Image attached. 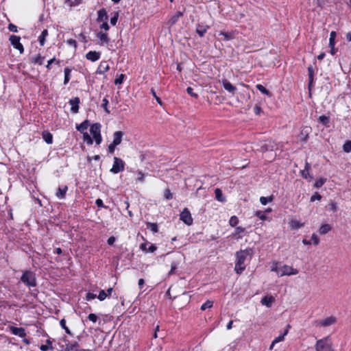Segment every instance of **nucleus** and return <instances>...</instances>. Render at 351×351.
I'll return each mask as SVG.
<instances>
[{
  "instance_id": "nucleus-1",
  "label": "nucleus",
  "mask_w": 351,
  "mask_h": 351,
  "mask_svg": "<svg viewBox=\"0 0 351 351\" xmlns=\"http://www.w3.org/2000/svg\"><path fill=\"white\" fill-rule=\"evenodd\" d=\"M253 250L251 248H247L237 252V262L234 267V270L237 274H241L242 271L245 269V262L246 260L251 258Z\"/></svg>"
},
{
  "instance_id": "nucleus-2",
  "label": "nucleus",
  "mask_w": 351,
  "mask_h": 351,
  "mask_svg": "<svg viewBox=\"0 0 351 351\" xmlns=\"http://www.w3.org/2000/svg\"><path fill=\"white\" fill-rule=\"evenodd\" d=\"M315 351H335L330 335L317 340L315 345Z\"/></svg>"
},
{
  "instance_id": "nucleus-3",
  "label": "nucleus",
  "mask_w": 351,
  "mask_h": 351,
  "mask_svg": "<svg viewBox=\"0 0 351 351\" xmlns=\"http://www.w3.org/2000/svg\"><path fill=\"white\" fill-rule=\"evenodd\" d=\"M21 281L29 287H34L36 286V275L32 271H25L21 277Z\"/></svg>"
},
{
  "instance_id": "nucleus-4",
  "label": "nucleus",
  "mask_w": 351,
  "mask_h": 351,
  "mask_svg": "<svg viewBox=\"0 0 351 351\" xmlns=\"http://www.w3.org/2000/svg\"><path fill=\"white\" fill-rule=\"evenodd\" d=\"M100 129L101 125L99 123H94L93 125H91L90 129V132L97 145L100 144L102 140L100 134Z\"/></svg>"
},
{
  "instance_id": "nucleus-5",
  "label": "nucleus",
  "mask_w": 351,
  "mask_h": 351,
  "mask_svg": "<svg viewBox=\"0 0 351 351\" xmlns=\"http://www.w3.org/2000/svg\"><path fill=\"white\" fill-rule=\"evenodd\" d=\"M125 169V163L123 161L122 159L114 157V163L113 165L110 169V171L113 173H118L119 172H121Z\"/></svg>"
},
{
  "instance_id": "nucleus-6",
  "label": "nucleus",
  "mask_w": 351,
  "mask_h": 351,
  "mask_svg": "<svg viewBox=\"0 0 351 351\" xmlns=\"http://www.w3.org/2000/svg\"><path fill=\"white\" fill-rule=\"evenodd\" d=\"M298 274V271L296 269H294L293 267L289 266V265H283L280 267V271H279V276H291V275H295Z\"/></svg>"
},
{
  "instance_id": "nucleus-7",
  "label": "nucleus",
  "mask_w": 351,
  "mask_h": 351,
  "mask_svg": "<svg viewBox=\"0 0 351 351\" xmlns=\"http://www.w3.org/2000/svg\"><path fill=\"white\" fill-rule=\"evenodd\" d=\"M337 322V318L334 316H330L325 319L316 322V326L326 327L335 324Z\"/></svg>"
},
{
  "instance_id": "nucleus-8",
  "label": "nucleus",
  "mask_w": 351,
  "mask_h": 351,
  "mask_svg": "<svg viewBox=\"0 0 351 351\" xmlns=\"http://www.w3.org/2000/svg\"><path fill=\"white\" fill-rule=\"evenodd\" d=\"M180 220L188 226L193 223V219L191 217V213L188 208H184L180 215Z\"/></svg>"
},
{
  "instance_id": "nucleus-9",
  "label": "nucleus",
  "mask_w": 351,
  "mask_h": 351,
  "mask_svg": "<svg viewBox=\"0 0 351 351\" xmlns=\"http://www.w3.org/2000/svg\"><path fill=\"white\" fill-rule=\"evenodd\" d=\"M21 38L18 36L12 35L10 37V40L12 46L19 51L20 53H23L24 51V48L23 45L20 43Z\"/></svg>"
},
{
  "instance_id": "nucleus-10",
  "label": "nucleus",
  "mask_w": 351,
  "mask_h": 351,
  "mask_svg": "<svg viewBox=\"0 0 351 351\" xmlns=\"http://www.w3.org/2000/svg\"><path fill=\"white\" fill-rule=\"evenodd\" d=\"M223 87L232 95H234L237 88L233 86L228 80L223 79L221 81Z\"/></svg>"
},
{
  "instance_id": "nucleus-11",
  "label": "nucleus",
  "mask_w": 351,
  "mask_h": 351,
  "mask_svg": "<svg viewBox=\"0 0 351 351\" xmlns=\"http://www.w3.org/2000/svg\"><path fill=\"white\" fill-rule=\"evenodd\" d=\"M10 330L13 335L19 336L20 337H25L26 336V333L23 328H17L11 326H10Z\"/></svg>"
},
{
  "instance_id": "nucleus-12",
  "label": "nucleus",
  "mask_w": 351,
  "mask_h": 351,
  "mask_svg": "<svg viewBox=\"0 0 351 351\" xmlns=\"http://www.w3.org/2000/svg\"><path fill=\"white\" fill-rule=\"evenodd\" d=\"M125 135V133L122 131H117L113 134V141L112 143L116 145L117 146L119 145L121 141L123 136Z\"/></svg>"
},
{
  "instance_id": "nucleus-13",
  "label": "nucleus",
  "mask_w": 351,
  "mask_h": 351,
  "mask_svg": "<svg viewBox=\"0 0 351 351\" xmlns=\"http://www.w3.org/2000/svg\"><path fill=\"white\" fill-rule=\"evenodd\" d=\"M69 104L71 106V112L73 113H77L79 110L80 99L78 97H74L70 99Z\"/></svg>"
},
{
  "instance_id": "nucleus-14",
  "label": "nucleus",
  "mask_w": 351,
  "mask_h": 351,
  "mask_svg": "<svg viewBox=\"0 0 351 351\" xmlns=\"http://www.w3.org/2000/svg\"><path fill=\"white\" fill-rule=\"evenodd\" d=\"M86 57L88 60L95 62L100 58V53L95 51H90L86 53Z\"/></svg>"
},
{
  "instance_id": "nucleus-15",
  "label": "nucleus",
  "mask_w": 351,
  "mask_h": 351,
  "mask_svg": "<svg viewBox=\"0 0 351 351\" xmlns=\"http://www.w3.org/2000/svg\"><path fill=\"white\" fill-rule=\"evenodd\" d=\"M245 232V229L243 227L239 226L237 227L234 230V232L232 233V236L236 239H239L243 237V234Z\"/></svg>"
},
{
  "instance_id": "nucleus-16",
  "label": "nucleus",
  "mask_w": 351,
  "mask_h": 351,
  "mask_svg": "<svg viewBox=\"0 0 351 351\" xmlns=\"http://www.w3.org/2000/svg\"><path fill=\"white\" fill-rule=\"evenodd\" d=\"M274 301L275 299L273 296L267 295L262 298L261 302L263 305H265L267 307H270Z\"/></svg>"
},
{
  "instance_id": "nucleus-17",
  "label": "nucleus",
  "mask_w": 351,
  "mask_h": 351,
  "mask_svg": "<svg viewBox=\"0 0 351 351\" xmlns=\"http://www.w3.org/2000/svg\"><path fill=\"white\" fill-rule=\"evenodd\" d=\"M109 69H110V67H109V65L107 63V62H106V61L101 62L97 68V73L102 74V73L108 71L109 70Z\"/></svg>"
},
{
  "instance_id": "nucleus-18",
  "label": "nucleus",
  "mask_w": 351,
  "mask_h": 351,
  "mask_svg": "<svg viewBox=\"0 0 351 351\" xmlns=\"http://www.w3.org/2000/svg\"><path fill=\"white\" fill-rule=\"evenodd\" d=\"M209 28L208 25H197L196 27V32L199 34L200 37H203L205 33L207 32Z\"/></svg>"
},
{
  "instance_id": "nucleus-19",
  "label": "nucleus",
  "mask_w": 351,
  "mask_h": 351,
  "mask_svg": "<svg viewBox=\"0 0 351 351\" xmlns=\"http://www.w3.org/2000/svg\"><path fill=\"white\" fill-rule=\"evenodd\" d=\"M291 328V326L289 324H287V328L285 329V332H283V334L279 335L278 337H276L274 340H273V344H276L278 342H280V341H282L285 339V336L287 335V333L289 332V329Z\"/></svg>"
},
{
  "instance_id": "nucleus-20",
  "label": "nucleus",
  "mask_w": 351,
  "mask_h": 351,
  "mask_svg": "<svg viewBox=\"0 0 351 351\" xmlns=\"http://www.w3.org/2000/svg\"><path fill=\"white\" fill-rule=\"evenodd\" d=\"M274 149V142L271 141H267L265 142V143L261 147V151L262 152H267V151H272Z\"/></svg>"
},
{
  "instance_id": "nucleus-21",
  "label": "nucleus",
  "mask_w": 351,
  "mask_h": 351,
  "mask_svg": "<svg viewBox=\"0 0 351 351\" xmlns=\"http://www.w3.org/2000/svg\"><path fill=\"white\" fill-rule=\"evenodd\" d=\"M183 15L182 12H178L175 15L172 16L167 22V24L171 27L178 20L180 17Z\"/></svg>"
},
{
  "instance_id": "nucleus-22",
  "label": "nucleus",
  "mask_w": 351,
  "mask_h": 351,
  "mask_svg": "<svg viewBox=\"0 0 351 351\" xmlns=\"http://www.w3.org/2000/svg\"><path fill=\"white\" fill-rule=\"evenodd\" d=\"M303 226H304V223H301L300 221H299L298 220H291L289 222V226H290L291 229H293V230L299 229V228H302Z\"/></svg>"
},
{
  "instance_id": "nucleus-23",
  "label": "nucleus",
  "mask_w": 351,
  "mask_h": 351,
  "mask_svg": "<svg viewBox=\"0 0 351 351\" xmlns=\"http://www.w3.org/2000/svg\"><path fill=\"white\" fill-rule=\"evenodd\" d=\"M215 198L220 202L226 201L225 197L223 195L222 191L220 189H215Z\"/></svg>"
},
{
  "instance_id": "nucleus-24",
  "label": "nucleus",
  "mask_w": 351,
  "mask_h": 351,
  "mask_svg": "<svg viewBox=\"0 0 351 351\" xmlns=\"http://www.w3.org/2000/svg\"><path fill=\"white\" fill-rule=\"evenodd\" d=\"M67 190L68 188L66 186H64L63 188L60 187L56 193L57 197L64 199Z\"/></svg>"
},
{
  "instance_id": "nucleus-25",
  "label": "nucleus",
  "mask_w": 351,
  "mask_h": 351,
  "mask_svg": "<svg viewBox=\"0 0 351 351\" xmlns=\"http://www.w3.org/2000/svg\"><path fill=\"white\" fill-rule=\"evenodd\" d=\"M42 136H43V139L45 140V141L47 143L50 144L52 143L53 136L51 133H49L48 132H43Z\"/></svg>"
},
{
  "instance_id": "nucleus-26",
  "label": "nucleus",
  "mask_w": 351,
  "mask_h": 351,
  "mask_svg": "<svg viewBox=\"0 0 351 351\" xmlns=\"http://www.w3.org/2000/svg\"><path fill=\"white\" fill-rule=\"evenodd\" d=\"M331 230V226L329 224H324L319 228V232L321 234H325Z\"/></svg>"
},
{
  "instance_id": "nucleus-27",
  "label": "nucleus",
  "mask_w": 351,
  "mask_h": 351,
  "mask_svg": "<svg viewBox=\"0 0 351 351\" xmlns=\"http://www.w3.org/2000/svg\"><path fill=\"white\" fill-rule=\"evenodd\" d=\"M43 60L44 57H42L40 54H38L36 56L33 57L31 61L34 64H38L39 65H41L43 64Z\"/></svg>"
},
{
  "instance_id": "nucleus-28",
  "label": "nucleus",
  "mask_w": 351,
  "mask_h": 351,
  "mask_svg": "<svg viewBox=\"0 0 351 351\" xmlns=\"http://www.w3.org/2000/svg\"><path fill=\"white\" fill-rule=\"evenodd\" d=\"M107 13L104 9H101L98 11V21L107 20Z\"/></svg>"
},
{
  "instance_id": "nucleus-29",
  "label": "nucleus",
  "mask_w": 351,
  "mask_h": 351,
  "mask_svg": "<svg viewBox=\"0 0 351 351\" xmlns=\"http://www.w3.org/2000/svg\"><path fill=\"white\" fill-rule=\"evenodd\" d=\"M88 127V121H84L81 124L77 125L76 128L78 131L81 132H84V130H86Z\"/></svg>"
},
{
  "instance_id": "nucleus-30",
  "label": "nucleus",
  "mask_w": 351,
  "mask_h": 351,
  "mask_svg": "<svg viewBox=\"0 0 351 351\" xmlns=\"http://www.w3.org/2000/svg\"><path fill=\"white\" fill-rule=\"evenodd\" d=\"M97 38L101 41L102 43H108L109 38L108 37V35L105 33L99 32L97 34Z\"/></svg>"
},
{
  "instance_id": "nucleus-31",
  "label": "nucleus",
  "mask_w": 351,
  "mask_h": 351,
  "mask_svg": "<svg viewBox=\"0 0 351 351\" xmlns=\"http://www.w3.org/2000/svg\"><path fill=\"white\" fill-rule=\"evenodd\" d=\"M48 35V32L47 29H44L42 32L41 35L39 37V43L41 46H43L45 42V37Z\"/></svg>"
},
{
  "instance_id": "nucleus-32",
  "label": "nucleus",
  "mask_w": 351,
  "mask_h": 351,
  "mask_svg": "<svg viewBox=\"0 0 351 351\" xmlns=\"http://www.w3.org/2000/svg\"><path fill=\"white\" fill-rule=\"evenodd\" d=\"M256 88L261 91L262 93L265 94V95H267V96L269 97H271V93H269V90H267L263 85L261 84H257L256 86Z\"/></svg>"
},
{
  "instance_id": "nucleus-33",
  "label": "nucleus",
  "mask_w": 351,
  "mask_h": 351,
  "mask_svg": "<svg viewBox=\"0 0 351 351\" xmlns=\"http://www.w3.org/2000/svg\"><path fill=\"white\" fill-rule=\"evenodd\" d=\"M274 197L272 195L269 197H261L260 198V202L263 205H266L267 203L272 202Z\"/></svg>"
},
{
  "instance_id": "nucleus-34",
  "label": "nucleus",
  "mask_w": 351,
  "mask_h": 351,
  "mask_svg": "<svg viewBox=\"0 0 351 351\" xmlns=\"http://www.w3.org/2000/svg\"><path fill=\"white\" fill-rule=\"evenodd\" d=\"M213 301L207 300L205 303H204L201 306V310L202 311H205L207 308H210L213 307Z\"/></svg>"
},
{
  "instance_id": "nucleus-35",
  "label": "nucleus",
  "mask_w": 351,
  "mask_h": 351,
  "mask_svg": "<svg viewBox=\"0 0 351 351\" xmlns=\"http://www.w3.org/2000/svg\"><path fill=\"white\" fill-rule=\"evenodd\" d=\"M64 84H66L69 81V75L71 73V69L68 67L64 69Z\"/></svg>"
},
{
  "instance_id": "nucleus-36",
  "label": "nucleus",
  "mask_w": 351,
  "mask_h": 351,
  "mask_svg": "<svg viewBox=\"0 0 351 351\" xmlns=\"http://www.w3.org/2000/svg\"><path fill=\"white\" fill-rule=\"evenodd\" d=\"M329 117L322 115L319 117V121L324 125H327L329 123Z\"/></svg>"
},
{
  "instance_id": "nucleus-37",
  "label": "nucleus",
  "mask_w": 351,
  "mask_h": 351,
  "mask_svg": "<svg viewBox=\"0 0 351 351\" xmlns=\"http://www.w3.org/2000/svg\"><path fill=\"white\" fill-rule=\"evenodd\" d=\"M309 169H310V165L308 163H306L304 169L301 171V173H302V176L303 178H308V175H309V173H308Z\"/></svg>"
},
{
  "instance_id": "nucleus-38",
  "label": "nucleus",
  "mask_w": 351,
  "mask_h": 351,
  "mask_svg": "<svg viewBox=\"0 0 351 351\" xmlns=\"http://www.w3.org/2000/svg\"><path fill=\"white\" fill-rule=\"evenodd\" d=\"M60 324L62 328L64 329L65 332L69 335H72L69 328L66 326V321L64 319H62L60 322Z\"/></svg>"
},
{
  "instance_id": "nucleus-39",
  "label": "nucleus",
  "mask_w": 351,
  "mask_h": 351,
  "mask_svg": "<svg viewBox=\"0 0 351 351\" xmlns=\"http://www.w3.org/2000/svg\"><path fill=\"white\" fill-rule=\"evenodd\" d=\"M219 34L224 36L225 40H232L234 38V34L232 33H227V32H221Z\"/></svg>"
},
{
  "instance_id": "nucleus-40",
  "label": "nucleus",
  "mask_w": 351,
  "mask_h": 351,
  "mask_svg": "<svg viewBox=\"0 0 351 351\" xmlns=\"http://www.w3.org/2000/svg\"><path fill=\"white\" fill-rule=\"evenodd\" d=\"M83 138L84 141H86L88 145L93 144V139L87 132H84Z\"/></svg>"
},
{
  "instance_id": "nucleus-41",
  "label": "nucleus",
  "mask_w": 351,
  "mask_h": 351,
  "mask_svg": "<svg viewBox=\"0 0 351 351\" xmlns=\"http://www.w3.org/2000/svg\"><path fill=\"white\" fill-rule=\"evenodd\" d=\"M229 223L232 227H235L239 223V219L236 216H232L229 220Z\"/></svg>"
},
{
  "instance_id": "nucleus-42",
  "label": "nucleus",
  "mask_w": 351,
  "mask_h": 351,
  "mask_svg": "<svg viewBox=\"0 0 351 351\" xmlns=\"http://www.w3.org/2000/svg\"><path fill=\"white\" fill-rule=\"evenodd\" d=\"M336 32L332 31L330 34V39H329V45H335V38H336Z\"/></svg>"
},
{
  "instance_id": "nucleus-43",
  "label": "nucleus",
  "mask_w": 351,
  "mask_h": 351,
  "mask_svg": "<svg viewBox=\"0 0 351 351\" xmlns=\"http://www.w3.org/2000/svg\"><path fill=\"white\" fill-rule=\"evenodd\" d=\"M343 149L346 153H348L351 151V141H348L344 143Z\"/></svg>"
},
{
  "instance_id": "nucleus-44",
  "label": "nucleus",
  "mask_w": 351,
  "mask_h": 351,
  "mask_svg": "<svg viewBox=\"0 0 351 351\" xmlns=\"http://www.w3.org/2000/svg\"><path fill=\"white\" fill-rule=\"evenodd\" d=\"M147 228L150 229L154 232H157L158 231V226L156 223H148L147 224Z\"/></svg>"
},
{
  "instance_id": "nucleus-45",
  "label": "nucleus",
  "mask_w": 351,
  "mask_h": 351,
  "mask_svg": "<svg viewBox=\"0 0 351 351\" xmlns=\"http://www.w3.org/2000/svg\"><path fill=\"white\" fill-rule=\"evenodd\" d=\"M325 182H326V179L319 178L315 181V182L314 184V186L315 188H320L321 186H323V184L325 183Z\"/></svg>"
},
{
  "instance_id": "nucleus-46",
  "label": "nucleus",
  "mask_w": 351,
  "mask_h": 351,
  "mask_svg": "<svg viewBox=\"0 0 351 351\" xmlns=\"http://www.w3.org/2000/svg\"><path fill=\"white\" fill-rule=\"evenodd\" d=\"M308 71L309 77V85H311L313 80V69L311 66H308Z\"/></svg>"
},
{
  "instance_id": "nucleus-47",
  "label": "nucleus",
  "mask_w": 351,
  "mask_h": 351,
  "mask_svg": "<svg viewBox=\"0 0 351 351\" xmlns=\"http://www.w3.org/2000/svg\"><path fill=\"white\" fill-rule=\"evenodd\" d=\"M108 104V100L106 98H104L103 100H102L101 106L104 108V109L106 111V112L109 114L110 113V110H108V108L107 107Z\"/></svg>"
},
{
  "instance_id": "nucleus-48",
  "label": "nucleus",
  "mask_w": 351,
  "mask_h": 351,
  "mask_svg": "<svg viewBox=\"0 0 351 351\" xmlns=\"http://www.w3.org/2000/svg\"><path fill=\"white\" fill-rule=\"evenodd\" d=\"M106 297H107V293H106V291L104 290H101L99 291V295L97 296V298L100 301H103L106 298Z\"/></svg>"
},
{
  "instance_id": "nucleus-49",
  "label": "nucleus",
  "mask_w": 351,
  "mask_h": 351,
  "mask_svg": "<svg viewBox=\"0 0 351 351\" xmlns=\"http://www.w3.org/2000/svg\"><path fill=\"white\" fill-rule=\"evenodd\" d=\"M124 77H125V75L121 74L119 77L115 79L114 84L116 85L121 84L123 83Z\"/></svg>"
},
{
  "instance_id": "nucleus-50",
  "label": "nucleus",
  "mask_w": 351,
  "mask_h": 351,
  "mask_svg": "<svg viewBox=\"0 0 351 351\" xmlns=\"http://www.w3.org/2000/svg\"><path fill=\"white\" fill-rule=\"evenodd\" d=\"M186 92L193 97L197 98L198 97L197 94L193 92V89L191 87H188Z\"/></svg>"
},
{
  "instance_id": "nucleus-51",
  "label": "nucleus",
  "mask_w": 351,
  "mask_h": 351,
  "mask_svg": "<svg viewBox=\"0 0 351 351\" xmlns=\"http://www.w3.org/2000/svg\"><path fill=\"white\" fill-rule=\"evenodd\" d=\"M165 197L167 199H171L173 198V194L169 189H167L165 191Z\"/></svg>"
},
{
  "instance_id": "nucleus-52",
  "label": "nucleus",
  "mask_w": 351,
  "mask_h": 351,
  "mask_svg": "<svg viewBox=\"0 0 351 351\" xmlns=\"http://www.w3.org/2000/svg\"><path fill=\"white\" fill-rule=\"evenodd\" d=\"M271 271H275L277 275H279L280 267L277 263H274L271 267Z\"/></svg>"
},
{
  "instance_id": "nucleus-53",
  "label": "nucleus",
  "mask_w": 351,
  "mask_h": 351,
  "mask_svg": "<svg viewBox=\"0 0 351 351\" xmlns=\"http://www.w3.org/2000/svg\"><path fill=\"white\" fill-rule=\"evenodd\" d=\"M311 240L313 241L314 245H317L319 243V239L318 238L317 235L315 234H313L311 236Z\"/></svg>"
},
{
  "instance_id": "nucleus-54",
  "label": "nucleus",
  "mask_w": 351,
  "mask_h": 351,
  "mask_svg": "<svg viewBox=\"0 0 351 351\" xmlns=\"http://www.w3.org/2000/svg\"><path fill=\"white\" fill-rule=\"evenodd\" d=\"M328 208L330 210H331L332 212H336L337 210V204L335 202H330L328 204Z\"/></svg>"
},
{
  "instance_id": "nucleus-55",
  "label": "nucleus",
  "mask_w": 351,
  "mask_h": 351,
  "mask_svg": "<svg viewBox=\"0 0 351 351\" xmlns=\"http://www.w3.org/2000/svg\"><path fill=\"white\" fill-rule=\"evenodd\" d=\"M88 319L93 322H96L97 320V316L94 313H90L88 317Z\"/></svg>"
},
{
  "instance_id": "nucleus-56",
  "label": "nucleus",
  "mask_w": 351,
  "mask_h": 351,
  "mask_svg": "<svg viewBox=\"0 0 351 351\" xmlns=\"http://www.w3.org/2000/svg\"><path fill=\"white\" fill-rule=\"evenodd\" d=\"M151 92L152 93V95L156 98L157 102L160 104V105H162V102L161 101V99L156 95V92L154 90V88H152L151 89Z\"/></svg>"
},
{
  "instance_id": "nucleus-57",
  "label": "nucleus",
  "mask_w": 351,
  "mask_h": 351,
  "mask_svg": "<svg viewBox=\"0 0 351 351\" xmlns=\"http://www.w3.org/2000/svg\"><path fill=\"white\" fill-rule=\"evenodd\" d=\"M255 215L259 217L261 220H265L267 218L266 215H265L261 211H257Z\"/></svg>"
},
{
  "instance_id": "nucleus-58",
  "label": "nucleus",
  "mask_w": 351,
  "mask_h": 351,
  "mask_svg": "<svg viewBox=\"0 0 351 351\" xmlns=\"http://www.w3.org/2000/svg\"><path fill=\"white\" fill-rule=\"evenodd\" d=\"M116 147H117L116 145L113 144L112 143H110L108 145V152L110 153V154L114 153Z\"/></svg>"
},
{
  "instance_id": "nucleus-59",
  "label": "nucleus",
  "mask_w": 351,
  "mask_h": 351,
  "mask_svg": "<svg viewBox=\"0 0 351 351\" xmlns=\"http://www.w3.org/2000/svg\"><path fill=\"white\" fill-rule=\"evenodd\" d=\"M322 198V196L318 194L317 193H316L315 195H312L311 197V202H314L315 200H319L321 199Z\"/></svg>"
},
{
  "instance_id": "nucleus-60",
  "label": "nucleus",
  "mask_w": 351,
  "mask_h": 351,
  "mask_svg": "<svg viewBox=\"0 0 351 351\" xmlns=\"http://www.w3.org/2000/svg\"><path fill=\"white\" fill-rule=\"evenodd\" d=\"M70 344L75 351H80V344L77 342H74L73 343H70Z\"/></svg>"
},
{
  "instance_id": "nucleus-61",
  "label": "nucleus",
  "mask_w": 351,
  "mask_h": 351,
  "mask_svg": "<svg viewBox=\"0 0 351 351\" xmlns=\"http://www.w3.org/2000/svg\"><path fill=\"white\" fill-rule=\"evenodd\" d=\"M59 351H75L70 343H66V346L64 349H62Z\"/></svg>"
},
{
  "instance_id": "nucleus-62",
  "label": "nucleus",
  "mask_w": 351,
  "mask_h": 351,
  "mask_svg": "<svg viewBox=\"0 0 351 351\" xmlns=\"http://www.w3.org/2000/svg\"><path fill=\"white\" fill-rule=\"evenodd\" d=\"M8 29L13 32H17V27L12 23L8 25Z\"/></svg>"
},
{
  "instance_id": "nucleus-63",
  "label": "nucleus",
  "mask_w": 351,
  "mask_h": 351,
  "mask_svg": "<svg viewBox=\"0 0 351 351\" xmlns=\"http://www.w3.org/2000/svg\"><path fill=\"white\" fill-rule=\"evenodd\" d=\"M254 110L255 114L258 115V114H260V113L261 112V108L260 106L256 105L254 106Z\"/></svg>"
},
{
  "instance_id": "nucleus-64",
  "label": "nucleus",
  "mask_w": 351,
  "mask_h": 351,
  "mask_svg": "<svg viewBox=\"0 0 351 351\" xmlns=\"http://www.w3.org/2000/svg\"><path fill=\"white\" fill-rule=\"evenodd\" d=\"M117 19H118V14H117L116 16L112 17L110 19V23L112 25H115L117 22Z\"/></svg>"
}]
</instances>
